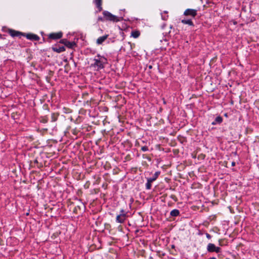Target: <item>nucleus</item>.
<instances>
[{"label": "nucleus", "mask_w": 259, "mask_h": 259, "mask_svg": "<svg viewBox=\"0 0 259 259\" xmlns=\"http://www.w3.org/2000/svg\"><path fill=\"white\" fill-rule=\"evenodd\" d=\"M181 22L184 24H187L189 26H194V24L191 19H183Z\"/></svg>", "instance_id": "14"}, {"label": "nucleus", "mask_w": 259, "mask_h": 259, "mask_svg": "<svg viewBox=\"0 0 259 259\" xmlns=\"http://www.w3.org/2000/svg\"><path fill=\"white\" fill-rule=\"evenodd\" d=\"M93 2L96 5L99 12L102 11V0H93Z\"/></svg>", "instance_id": "10"}, {"label": "nucleus", "mask_w": 259, "mask_h": 259, "mask_svg": "<svg viewBox=\"0 0 259 259\" xmlns=\"http://www.w3.org/2000/svg\"><path fill=\"white\" fill-rule=\"evenodd\" d=\"M127 217L126 214L124 212V210H121V213L117 215L116 218V221L119 223H123L126 220Z\"/></svg>", "instance_id": "4"}, {"label": "nucleus", "mask_w": 259, "mask_h": 259, "mask_svg": "<svg viewBox=\"0 0 259 259\" xmlns=\"http://www.w3.org/2000/svg\"><path fill=\"white\" fill-rule=\"evenodd\" d=\"M103 14L104 16L105 19L107 21H110L113 22H118L120 21V19L118 17L112 15L108 11H104L103 12Z\"/></svg>", "instance_id": "2"}, {"label": "nucleus", "mask_w": 259, "mask_h": 259, "mask_svg": "<svg viewBox=\"0 0 259 259\" xmlns=\"http://www.w3.org/2000/svg\"><path fill=\"white\" fill-rule=\"evenodd\" d=\"M58 115L57 113H53L51 115V118H52V121L54 122L56 121L57 120Z\"/></svg>", "instance_id": "18"}, {"label": "nucleus", "mask_w": 259, "mask_h": 259, "mask_svg": "<svg viewBox=\"0 0 259 259\" xmlns=\"http://www.w3.org/2000/svg\"><path fill=\"white\" fill-rule=\"evenodd\" d=\"M220 250H221V248H220L219 247H215L214 252L218 253V252H220Z\"/></svg>", "instance_id": "20"}, {"label": "nucleus", "mask_w": 259, "mask_h": 259, "mask_svg": "<svg viewBox=\"0 0 259 259\" xmlns=\"http://www.w3.org/2000/svg\"><path fill=\"white\" fill-rule=\"evenodd\" d=\"M52 50L53 51L57 53H61L65 51V48L63 46L57 47V46H55L52 47Z\"/></svg>", "instance_id": "12"}, {"label": "nucleus", "mask_w": 259, "mask_h": 259, "mask_svg": "<svg viewBox=\"0 0 259 259\" xmlns=\"http://www.w3.org/2000/svg\"><path fill=\"white\" fill-rule=\"evenodd\" d=\"M23 36H25L27 39H29V40H38L40 38L39 37L36 35V34H33V33H23Z\"/></svg>", "instance_id": "7"}, {"label": "nucleus", "mask_w": 259, "mask_h": 259, "mask_svg": "<svg viewBox=\"0 0 259 259\" xmlns=\"http://www.w3.org/2000/svg\"><path fill=\"white\" fill-rule=\"evenodd\" d=\"M170 214L172 217H177L180 215V211L178 209H175L170 211Z\"/></svg>", "instance_id": "15"}, {"label": "nucleus", "mask_w": 259, "mask_h": 259, "mask_svg": "<svg viewBox=\"0 0 259 259\" xmlns=\"http://www.w3.org/2000/svg\"><path fill=\"white\" fill-rule=\"evenodd\" d=\"M41 122H42L43 123H46V122H47L48 120H47L46 118L43 117V118H42V119L41 120Z\"/></svg>", "instance_id": "22"}, {"label": "nucleus", "mask_w": 259, "mask_h": 259, "mask_svg": "<svg viewBox=\"0 0 259 259\" xmlns=\"http://www.w3.org/2000/svg\"><path fill=\"white\" fill-rule=\"evenodd\" d=\"M105 20V18H103L101 17H99L98 18V21H104Z\"/></svg>", "instance_id": "21"}, {"label": "nucleus", "mask_w": 259, "mask_h": 259, "mask_svg": "<svg viewBox=\"0 0 259 259\" xmlns=\"http://www.w3.org/2000/svg\"><path fill=\"white\" fill-rule=\"evenodd\" d=\"M167 17H168V16H166V17H165V16H164V17H163V16L162 15V19H163V20H166V19H167Z\"/></svg>", "instance_id": "24"}, {"label": "nucleus", "mask_w": 259, "mask_h": 259, "mask_svg": "<svg viewBox=\"0 0 259 259\" xmlns=\"http://www.w3.org/2000/svg\"><path fill=\"white\" fill-rule=\"evenodd\" d=\"M176 197V196L175 195H171V198L173 199H175V198Z\"/></svg>", "instance_id": "26"}, {"label": "nucleus", "mask_w": 259, "mask_h": 259, "mask_svg": "<svg viewBox=\"0 0 259 259\" xmlns=\"http://www.w3.org/2000/svg\"><path fill=\"white\" fill-rule=\"evenodd\" d=\"M235 165V163L234 162H233L232 163V166H234Z\"/></svg>", "instance_id": "27"}, {"label": "nucleus", "mask_w": 259, "mask_h": 259, "mask_svg": "<svg viewBox=\"0 0 259 259\" xmlns=\"http://www.w3.org/2000/svg\"><path fill=\"white\" fill-rule=\"evenodd\" d=\"M152 66H151V65L149 66V68L150 69H151V68H152Z\"/></svg>", "instance_id": "29"}, {"label": "nucleus", "mask_w": 259, "mask_h": 259, "mask_svg": "<svg viewBox=\"0 0 259 259\" xmlns=\"http://www.w3.org/2000/svg\"><path fill=\"white\" fill-rule=\"evenodd\" d=\"M209 259H217V258L215 257H211V258H210Z\"/></svg>", "instance_id": "28"}, {"label": "nucleus", "mask_w": 259, "mask_h": 259, "mask_svg": "<svg viewBox=\"0 0 259 259\" xmlns=\"http://www.w3.org/2000/svg\"><path fill=\"white\" fill-rule=\"evenodd\" d=\"M143 158H147L149 160H150V158H149L147 156H145V155H143Z\"/></svg>", "instance_id": "25"}, {"label": "nucleus", "mask_w": 259, "mask_h": 259, "mask_svg": "<svg viewBox=\"0 0 259 259\" xmlns=\"http://www.w3.org/2000/svg\"><path fill=\"white\" fill-rule=\"evenodd\" d=\"M141 150L143 151H147L148 150V147L147 146H143L142 148H141Z\"/></svg>", "instance_id": "19"}, {"label": "nucleus", "mask_w": 259, "mask_h": 259, "mask_svg": "<svg viewBox=\"0 0 259 259\" xmlns=\"http://www.w3.org/2000/svg\"><path fill=\"white\" fill-rule=\"evenodd\" d=\"M206 236L209 239H210L211 237V235L210 234H209L208 233H206Z\"/></svg>", "instance_id": "23"}, {"label": "nucleus", "mask_w": 259, "mask_h": 259, "mask_svg": "<svg viewBox=\"0 0 259 259\" xmlns=\"http://www.w3.org/2000/svg\"><path fill=\"white\" fill-rule=\"evenodd\" d=\"M98 58H95L94 61V63L92 64V66L96 68L97 70L103 69L104 67V64L107 63V59L100 55H98Z\"/></svg>", "instance_id": "1"}, {"label": "nucleus", "mask_w": 259, "mask_h": 259, "mask_svg": "<svg viewBox=\"0 0 259 259\" xmlns=\"http://www.w3.org/2000/svg\"><path fill=\"white\" fill-rule=\"evenodd\" d=\"M159 174V172H156L153 178L148 179L147 182L146 184L147 189H150L151 188V183L154 181L158 177Z\"/></svg>", "instance_id": "6"}, {"label": "nucleus", "mask_w": 259, "mask_h": 259, "mask_svg": "<svg viewBox=\"0 0 259 259\" xmlns=\"http://www.w3.org/2000/svg\"><path fill=\"white\" fill-rule=\"evenodd\" d=\"M222 117L221 116H218L215 118V120L213 122H212V124L214 125L215 124L217 123H220L222 122Z\"/></svg>", "instance_id": "16"}, {"label": "nucleus", "mask_w": 259, "mask_h": 259, "mask_svg": "<svg viewBox=\"0 0 259 259\" xmlns=\"http://www.w3.org/2000/svg\"><path fill=\"white\" fill-rule=\"evenodd\" d=\"M140 33L139 31H133L131 33V36L136 38L140 36Z\"/></svg>", "instance_id": "17"}, {"label": "nucleus", "mask_w": 259, "mask_h": 259, "mask_svg": "<svg viewBox=\"0 0 259 259\" xmlns=\"http://www.w3.org/2000/svg\"><path fill=\"white\" fill-rule=\"evenodd\" d=\"M197 11L195 9H187L184 12L185 16H191L194 18L197 15Z\"/></svg>", "instance_id": "5"}, {"label": "nucleus", "mask_w": 259, "mask_h": 259, "mask_svg": "<svg viewBox=\"0 0 259 259\" xmlns=\"http://www.w3.org/2000/svg\"><path fill=\"white\" fill-rule=\"evenodd\" d=\"M109 35L106 34L102 36L99 37L96 40V43L98 45H101L102 43L105 41V40L108 38Z\"/></svg>", "instance_id": "11"}, {"label": "nucleus", "mask_w": 259, "mask_h": 259, "mask_svg": "<svg viewBox=\"0 0 259 259\" xmlns=\"http://www.w3.org/2000/svg\"><path fill=\"white\" fill-rule=\"evenodd\" d=\"M63 33L61 32L57 33H50L49 35V38L52 39H58L62 37Z\"/></svg>", "instance_id": "9"}, {"label": "nucleus", "mask_w": 259, "mask_h": 259, "mask_svg": "<svg viewBox=\"0 0 259 259\" xmlns=\"http://www.w3.org/2000/svg\"><path fill=\"white\" fill-rule=\"evenodd\" d=\"M215 246L214 244L209 243L207 247V249L208 252H214L215 250Z\"/></svg>", "instance_id": "13"}, {"label": "nucleus", "mask_w": 259, "mask_h": 259, "mask_svg": "<svg viewBox=\"0 0 259 259\" xmlns=\"http://www.w3.org/2000/svg\"><path fill=\"white\" fill-rule=\"evenodd\" d=\"M8 33L12 36V37H21L23 36V32L15 30L13 29H8L7 30Z\"/></svg>", "instance_id": "3"}, {"label": "nucleus", "mask_w": 259, "mask_h": 259, "mask_svg": "<svg viewBox=\"0 0 259 259\" xmlns=\"http://www.w3.org/2000/svg\"><path fill=\"white\" fill-rule=\"evenodd\" d=\"M60 42L64 44L65 46L68 47V48L72 49L74 47L76 46V44L75 42H70L68 41L66 39H63L60 41Z\"/></svg>", "instance_id": "8"}]
</instances>
